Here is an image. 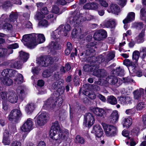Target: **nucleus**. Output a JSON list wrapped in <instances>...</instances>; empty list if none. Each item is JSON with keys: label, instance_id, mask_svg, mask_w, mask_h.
Returning a JSON list of instances; mask_svg holds the SVG:
<instances>
[{"label": "nucleus", "instance_id": "27", "mask_svg": "<svg viewBox=\"0 0 146 146\" xmlns=\"http://www.w3.org/2000/svg\"><path fill=\"white\" fill-rule=\"evenodd\" d=\"M3 142L5 145H9L11 143L9 137V133L7 130H5L3 133Z\"/></svg>", "mask_w": 146, "mask_h": 146}, {"label": "nucleus", "instance_id": "35", "mask_svg": "<svg viewBox=\"0 0 146 146\" xmlns=\"http://www.w3.org/2000/svg\"><path fill=\"white\" fill-rule=\"evenodd\" d=\"M132 34V32L130 30H128L126 32V33H124L123 34V40L122 42L119 43V46L120 47L124 46L125 44V37H127V35H131Z\"/></svg>", "mask_w": 146, "mask_h": 146}, {"label": "nucleus", "instance_id": "24", "mask_svg": "<svg viewBox=\"0 0 146 146\" xmlns=\"http://www.w3.org/2000/svg\"><path fill=\"white\" fill-rule=\"evenodd\" d=\"M109 9L107 11L109 13H112L116 15H118L120 9L119 7L115 4L112 3L110 6Z\"/></svg>", "mask_w": 146, "mask_h": 146}, {"label": "nucleus", "instance_id": "25", "mask_svg": "<svg viewBox=\"0 0 146 146\" xmlns=\"http://www.w3.org/2000/svg\"><path fill=\"white\" fill-rule=\"evenodd\" d=\"M11 62V66L17 69L21 68L23 63L19 58L12 60Z\"/></svg>", "mask_w": 146, "mask_h": 146}, {"label": "nucleus", "instance_id": "7", "mask_svg": "<svg viewBox=\"0 0 146 146\" xmlns=\"http://www.w3.org/2000/svg\"><path fill=\"white\" fill-rule=\"evenodd\" d=\"M102 125L106 136L112 137L117 135L118 130L115 126L104 123H102Z\"/></svg>", "mask_w": 146, "mask_h": 146}, {"label": "nucleus", "instance_id": "49", "mask_svg": "<svg viewBox=\"0 0 146 146\" xmlns=\"http://www.w3.org/2000/svg\"><path fill=\"white\" fill-rule=\"evenodd\" d=\"M47 18L48 19H50L51 23H53L56 21V17L55 15L54 16L53 14H50L48 15L47 17Z\"/></svg>", "mask_w": 146, "mask_h": 146}, {"label": "nucleus", "instance_id": "47", "mask_svg": "<svg viewBox=\"0 0 146 146\" xmlns=\"http://www.w3.org/2000/svg\"><path fill=\"white\" fill-rule=\"evenodd\" d=\"M75 141L76 143L84 144V141L83 138L79 135H77L75 138Z\"/></svg>", "mask_w": 146, "mask_h": 146}, {"label": "nucleus", "instance_id": "23", "mask_svg": "<svg viewBox=\"0 0 146 146\" xmlns=\"http://www.w3.org/2000/svg\"><path fill=\"white\" fill-rule=\"evenodd\" d=\"M18 99L17 95L14 92L11 91L8 93V100L10 102L15 103L17 102Z\"/></svg>", "mask_w": 146, "mask_h": 146}, {"label": "nucleus", "instance_id": "36", "mask_svg": "<svg viewBox=\"0 0 146 146\" xmlns=\"http://www.w3.org/2000/svg\"><path fill=\"white\" fill-rule=\"evenodd\" d=\"M108 102L112 105H115L117 103L116 98L113 96H110L108 97Z\"/></svg>", "mask_w": 146, "mask_h": 146}, {"label": "nucleus", "instance_id": "61", "mask_svg": "<svg viewBox=\"0 0 146 146\" xmlns=\"http://www.w3.org/2000/svg\"><path fill=\"white\" fill-rule=\"evenodd\" d=\"M99 72L100 74V77L103 78L106 75V72L105 70L103 69H99Z\"/></svg>", "mask_w": 146, "mask_h": 146}, {"label": "nucleus", "instance_id": "22", "mask_svg": "<svg viewBox=\"0 0 146 146\" xmlns=\"http://www.w3.org/2000/svg\"><path fill=\"white\" fill-rule=\"evenodd\" d=\"M41 13L37 12L35 16L36 19L40 20L45 17L44 15H46L48 13V11L46 7L42 8L41 10Z\"/></svg>", "mask_w": 146, "mask_h": 146}, {"label": "nucleus", "instance_id": "1", "mask_svg": "<svg viewBox=\"0 0 146 146\" xmlns=\"http://www.w3.org/2000/svg\"><path fill=\"white\" fill-rule=\"evenodd\" d=\"M1 74L0 80L1 84L4 85L9 86L12 84L13 81L9 78H13L15 84H21L23 82V75L18 73L16 70L11 69H4L1 72Z\"/></svg>", "mask_w": 146, "mask_h": 146}, {"label": "nucleus", "instance_id": "45", "mask_svg": "<svg viewBox=\"0 0 146 146\" xmlns=\"http://www.w3.org/2000/svg\"><path fill=\"white\" fill-rule=\"evenodd\" d=\"M145 107V103L143 102H140L136 105V109L138 111L142 110Z\"/></svg>", "mask_w": 146, "mask_h": 146}, {"label": "nucleus", "instance_id": "18", "mask_svg": "<svg viewBox=\"0 0 146 146\" xmlns=\"http://www.w3.org/2000/svg\"><path fill=\"white\" fill-rule=\"evenodd\" d=\"M7 16L5 14L3 15L1 17L0 21H4L5 22V24L3 26V28L4 29H7L9 30H10L12 27V25L9 23H7L8 22V20L7 19Z\"/></svg>", "mask_w": 146, "mask_h": 146}, {"label": "nucleus", "instance_id": "13", "mask_svg": "<svg viewBox=\"0 0 146 146\" xmlns=\"http://www.w3.org/2000/svg\"><path fill=\"white\" fill-rule=\"evenodd\" d=\"M36 35L35 33L25 35L23 36L22 38V41L23 42H26V43H24L25 45H26L27 46L30 48L28 45V43L32 44L34 42V38L35 37Z\"/></svg>", "mask_w": 146, "mask_h": 146}, {"label": "nucleus", "instance_id": "11", "mask_svg": "<svg viewBox=\"0 0 146 146\" xmlns=\"http://www.w3.org/2000/svg\"><path fill=\"white\" fill-rule=\"evenodd\" d=\"M33 122L31 118L27 119L26 122L21 127V130L25 132H29L32 130L33 128Z\"/></svg>", "mask_w": 146, "mask_h": 146}, {"label": "nucleus", "instance_id": "56", "mask_svg": "<svg viewBox=\"0 0 146 146\" xmlns=\"http://www.w3.org/2000/svg\"><path fill=\"white\" fill-rule=\"evenodd\" d=\"M135 111L134 109L132 108L127 110L125 111L126 114L129 115H133L135 113Z\"/></svg>", "mask_w": 146, "mask_h": 146}, {"label": "nucleus", "instance_id": "20", "mask_svg": "<svg viewBox=\"0 0 146 146\" xmlns=\"http://www.w3.org/2000/svg\"><path fill=\"white\" fill-rule=\"evenodd\" d=\"M119 117L117 111L114 110L109 117V121L112 123H116L118 122Z\"/></svg>", "mask_w": 146, "mask_h": 146}, {"label": "nucleus", "instance_id": "53", "mask_svg": "<svg viewBox=\"0 0 146 146\" xmlns=\"http://www.w3.org/2000/svg\"><path fill=\"white\" fill-rule=\"evenodd\" d=\"M100 34L101 35L102 39L107 36V33L106 31L102 29L98 31Z\"/></svg>", "mask_w": 146, "mask_h": 146}, {"label": "nucleus", "instance_id": "10", "mask_svg": "<svg viewBox=\"0 0 146 146\" xmlns=\"http://www.w3.org/2000/svg\"><path fill=\"white\" fill-rule=\"evenodd\" d=\"M95 119L94 116L90 113L86 114L83 122L84 126L87 127H90L94 123Z\"/></svg>", "mask_w": 146, "mask_h": 146}, {"label": "nucleus", "instance_id": "19", "mask_svg": "<svg viewBox=\"0 0 146 146\" xmlns=\"http://www.w3.org/2000/svg\"><path fill=\"white\" fill-rule=\"evenodd\" d=\"M133 100L130 96H122L120 98L119 100V102L123 105L131 104Z\"/></svg>", "mask_w": 146, "mask_h": 146}, {"label": "nucleus", "instance_id": "31", "mask_svg": "<svg viewBox=\"0 0 146 146\" xmlns=\"http://www.w3.org/2000/svg\"><path fill=\"white\" fill-rule=\"evenodd\" d=\"M132 119L129 117L124 118L123 122V127L128 128L132 125Z\"/></svg>", "mask_w": 146, "mask_h": 146}, {"label": "nucleus", "instance_id": "2", "mask_svg": "<svg viewBox=\"0 0 146 146\" xmlns=\"http://www.w3.org/2000/svg\"><path fill=\"white\" fill-rule=\"evenodd\" d=\"M82 14L80 13L75 11L72 16L68 19V22L75 27L72 32L71 36L72 38L81 39L84 37L81 28L78 27L80 23L86 20L83 18Z\"/></svg>", "mask_w": 146, "mask_h": 146}, {"label": "nucleus", "instance_id": "16", "mask_svg": "<svg viewBox=\"0 0 146 146\" xmlns=\"http://www.w3.org/2000/svg\"><path fill=\"white\" fill-rule=\"evenodd\" d=\"M92 132L95 134L96 137L98 138L101 137L103 133L102 129L98 124L94 126Z\"/></svg>", "mask_w": 146, "mask_h": 146}, {"label": "nucleus", "instance_id": "40", "mask_svg": "<svg viewBox=\"0 0 146 146\" xmlns=\"http://www.w3.org/2000/svg\"><path fill=\"white\" fill-rule=\"evenodd\" d=\"M14 118H15L16 120L19 117H20L22 115L21 113L19 110L14 109L13 110Z\"/></svg>", "mask_w": 146, "mask_h": 146}, {"label": "nucleus", "instance_id": "26", "mask_svg": "<svg viewBox=\"0 0 146 146\" xmlns=\"http://www.w3.org/2000/svg\"><path fill=\"white\" fill-rule=\"evenodd\" d=\"M144 93V90L143 88H140L139 90H137L133 92L134 98L135 99L139 100L141 96Z\"/></svg>", "mask_w": 146, "mask_h": 146}, {"label": "nucleus", "instance_id": "33", "mask_svg": "<svg viewBox=\"0 0 146 146\" xmlns=\"http://www.w3.org/2000/svg\"><path fill=\"white\" fill-rule=\"evenodd\" d=\"M63 26V29H62L63 34L65 36H67L68 32L71 30V27L70 25L68 24H66L65 25H62Z\"/></svg>", "mask_w": 146, "mask_h": 146}, {"label": "nucleus", "instance_id": "6", "mask_svg": "<svg viewBox=\"0 0 146 146\" xmlns=\"http://www.w3.org/2000/svg\"><path fill=\"white\" fill-rule=\"evenodd\" d=\"M58 59L57 57H52L44 56H41L37 58L36 61L37 64L42 66H47L54 62L58 61Z\"/></svg>", "mask_w": 146, "mask_h": 146}, {"label": "nucleus", "instance_id": "41", "mask_svg": "<svg viewBox=\"0 0 146 146\" xmlns=\"http://www.w3.org/2000/svg\"><path fill=\"white\" fill-rule=\"evenodd\" d=\"M140 57L144 60L146 58V48H143L140 51Z\"/></svg>", "mask_w": 146, "mask_h": 146}, {"label": "nucleus", "instance_id": "5", "mask_svg": "<svg viewBox=\"0 0 146 146\" xmlns=\"http://www.w3.org/2000/svg\"><path fill=\"white\" fill-rule=\"evenodd\" d=\"M58 98L56 97L55 96H51V97L46 101L44 102V105L42 107L43 109L52 110H53L56 108H57L60 106H59V101H58Z\"/></svg>", "mask_w": 146, "mask_h": 146}, {"label": "nucleus", "instance_id": "9", "mask_svg": "<svg viewBox=\"0 0 146 146\" xmlns=\"http://www.w3.org/2000/svg\"><path fill=\"white\" fill-rule=\"evenodd\" d=\"M34 38V43L32 44L28 43L27 44L30 48H34L38 43H41L44 42L45 40V37L42 34H36Z\"/></svg>", "mask_w": 146, "mask_h": 146}, {"label": "nucleus", "instance_id": "8", "mask_svg": "<svg viewBox=\"0 0 146 146\" xmlns=\"http://www.w3.org/2000/svg\"><path fill=\"white\" fill-rule=\"evenodd\" d=\"M48 115L45 111L39 112L34 118L36 125L39 126L44 125L47 122Z\"/></svg>", "mask_w": 146, "mask_h": 146}, {"label": "nucleus", "instance_id": "30", "mask_svg": "<svg viewBox=\"0 0 146 146\" xmlns=\"http://www.w3.org/2000/svg\"><path fill=\"white\" fill-rule=\"evenodd\" d=\"M135 18V13L133 12L129 13L127 17L123 21V23H127L134 20Z\"/></svg>", "mask_w": 146, "mask_h": 146}, {"label": "nucleus", "instance_id": "17", "mask_svg": "<svg viewBox=\"0 0 146 146\" xmlns=\"http://www.w3.org/2000/svg\"><path fill=\"white\" fill-rule=\"evenodd\" d=\"M116 23L114 19H111L104 21L101 25L104 27L112 28L115 27Z\"/></svg>", "mask_w": 146, "mask_h": 146}, {"label": "nucleus", "instance_id": "48", "mask_svg": "<svg viewBox=\"0 0 146 146\" xmlns=\"http://www.w3.org/2000/svg\"><path fill=\"white\" fill-rule=\"evenodd\" d=\"M134 68L133 71L137 76L140 77L142 76V72L141 70L137 68Z\"/></svg>", "mask_w": 146, "mask_h": 146}, {"label": "nucleus", "instance_id": "60", "mask_svg": "<svg viewBox=\"0 0 146 146\" xmlns=\"http://www.w3.org/2000/svg\"><path fill=\"white\" fill-rule=\"evenodd\" d=\"M140 12L141 18L142 20H144L145 18V16L146 15V12L144 9H142L141 10Z\"/></svg>", "mask_w": 146, "mask_h": 146}, {"label": "nucleus", "instance_id": "28", "mask_svg": "<svg viewBox=\"0 0 146 146\" xmlns=\"http://www.w3.org/2000/svg\"><path fill=\"white\" fill-rule=\"evenodd\" d=\"M35 108V106L34 103H29L25 106V111L28 114H30L33 112Z\"/></svg>", "mask_w": 146, "mask_h": 146}, {"label": "nucleus", "instance_id": "39", "mask_svg": "<svg viewBox=\"0 0 146 146\" xmlns=\"http://www.w3.org/2000/svg\"><path fill=\"white\" fill-rule=\"evenodd\" d=\"M17 18V15L16 13L12 12L9 16V18L8 19V21L14 22L16 20Z\"/></svg>", "mask_w": 146, "mask_h": 146}, {"label": "nucleus", "instance_id": "38", "mask_svg": "<svg viewBox=\"0 0 146 146\" xmlns=\"http://www.w3.org/2000/svg\"><path fill=\"white\" fill-rule=\"evenodd\" d=\"M140 55V53L137 50L134 51L132 54V58L133 60H135V63L137 62Z\"/></svg>", "mask_w": 146, "mask_h": 146}, {"label": "nucleus", "instance_id": "37", "mask_svg": "<svg viewBox=\"0 0 146 146\" xmlns=\"http://www.w3.org/2000/svg\"><path fill=\"white\" fill-rule=\"evenodd\" d=\"M65 72L64 67H61L60 69L59 73V72H57V73H55L54 75L55 78H56V79L59 78L61 75L64 74Z\"/></svg>", "mask_w": 146, "mask_h": 146}, {"label": "nucleus", "instance_id": "14", "mask_svg": "<svg viewBox=\"0 0 146 146\" xmlns=\"http://www.w3.org/2000/svg\"><path fill=\"white\" fill-rule=\"evenodd\" d=\"M106 80L108 83L115 85L116 87L119 86L122 83V81L120 78L118 79L116 77L110 76L106 78Z\"/></svg>", "mask_w": 146, "mask_h": 146}, {"label": "nucleus", "instance_id": "3", "mask_svg": "<svg viewBox=\"0 0 146 146\" xmlns=\"http://www.w3.org/2000/svg\"><path fill=\"white\" fill-rule=\"evenodd\" d=\"M49 135L51 138L53 140L58 141L59 144L62 141L66 140L68 137L69 133L67 130L63 132L61 129L58 122L56 121L52 127Z\"/></svg>", "mask_w": 146, "mask_h": 146}, {"label": "nucleus", "instance_id": "15", "mask_svg": "<svg viewBox=\"0 0 146 146\" xmlns=\"http://www.w3.org/2000/svg\"><path fill=\"white\" fill-rule=\"evenodd\" d=\"M63 27L62 25H61L56 30L52 32L51 34L52 39H58L60 37L61 35L63 34L62 29H63Z\"/></svg>", "mask_w": 146, "mask_h": 146}, {"label": "nucleus", "instance_id": "46", "mask_svg": "<svg viewBox=\"0 0 146 146\" xmlns=\"http://www.w3.org/2000/svg\"><path fill=\"white\" fill-rule=\"evenodd\" d=\"M100 34L98 31H96L94 34V39L96 40H102V36Z\"/></svg>", "mask_w": 146, "mask_h": 146}, {"label": "nucleus", "instance_id": "12", "mask_svg": "<svg viewBox=\"0 0 146 146\" xmlns=\"http://www.w3.org/2000/svg\"><path fill=\"white\" fill-rule=\"evenodd\" d=\"M90 109L96 116L99 117L104 118L106 115V111L102 108L91 107L90 108Z\"/></svg>", "mask_w": 146, "mask_h": 146}, {"label": "nucleus", "instance_id": "21", "mask_svg": "<svg viewBox=\"0 0 146 146\" xmlns=\"http://www.w3.org/2000/svg\"><path fill=\"white\" fill-rule=\"evenodd\" d=\"M95 45V44L93 42H90L88 44L87 47L89 49L86 50V54L87 55L90 57L94 55L95 51L93 47Z\"/></svg>", "mask_w": 146, "mask_h": 146}, {"label": "nucleus", "instance_id": "34", "mask_svg": "<svg viewBox=\"0 0 146 146\" xmlns=\"http://www.w3.org/2000/svg\"><path fill=\"white\" fill-rule=\"evenodd\" d=\"M10 51V52L8 53V54L13 53V50H12L9 49L7 50L6 49L0 48V58L1 57H4L7 54L8 51L9 52Z\"/></svg>", "mask_w": 146, "mask_h": 146}, {"label": "nucleus", "instance_id": "64", "mask_svg": "<svg viewBox=\"0 0 146 146\" xmlns=\"http://www.w3.org/2000/svg\"><path fill=\"white\" fill-rule=\"evenodd\" d=\"M126 143L127 145H130V146H134L136 144L135 142L133 139H130L129 143L128 141H127Z\"/></svg>", "mask_w": 146, "mask_h": 146}, {"label": "nucleus", "instance_id": "63", "mask_svg": "<svg viewBox=\"0 0 146 146\" xmlns=\"http://www.w3.org/2000/svg\"><path fill=\"white\" fill-rule=\"evenodd\" d=\"M21 143L19 141H13L10 146H21Z\"/></svg>", "mask_w": 146, "mask_h": 146}, {"label": "nucleus", "instance_id": "32", "mask_svg": "<svg viewBox=\"0 0 146 146\" xmlns=\"http://www.w3.org/2000/svg\"><path fill=\"white\" fill-rule=\"evenodd\" d=\"M49 48L51 51H53L59 49V46L56 42L52 41L49 44Z\"/></svg>", "mask_w": 146, "mask_h": 146}, {"label": "nucleus", "instance_id": "29", "mask_svg": "<svg viewBox=\"0 0 146 146\" xmlns=\"http://www.w3.org/2000/svg\"><path fill=\"white\" fill-rule=\"evenodd\" d=\"M19 58L23 63L27 61L29 57V54L23 51L19 52Z\"/></svg>", "mask_w": 146, "mask_h": 146}, {"label": "nucleus", "instance_id": "43", "mask_svg": "<svg viewBox=\"0 0 146 146\" xmlns=\"http://www.w3.org/2000/svg\"><path fill=\"white\" fill-rule=\"evenodd\" d=\"M123 64L127 67L133 66L132 68H134L133 63L128 59H125L123 61Z\"/></svg>", "mask_w": 146, "mask_h": 146}, {"label": "nucleus", "instance_id": "59", "mask_svg": "<svg viewBox=\"0 0 146 146\" xmlns=\"http://www.w3.org/2000/svg\"><path fill=\"white\" fill-rule=\"evenodd\" d=\"M59 8L56 5H54L52 7V11L53 13L56 14L59 13Z\"/></svg>", "mask_w": 146, "mask_h": 146}, {"label": "nucleus", "instance_id": "55", "mask_svg": "<svg viewBox=\"0 0 146 146\" xmlns=\"http://www.w3.org/2000/svg\"><path fill=\"white\" fill-rule=\"evenodd\" d=\"M99 5L95 2L91 3V9L96 10L99 7Z\"/></svg>", "mask_w": 146, "mask_h": 146}, {"label": "nucleus", "instance_id": "54", "mask_svg": "<svg viewBox=\"0 0 146 146\" xmlns=\"http://www.w3.org/2000/svg\"><path fill=\"white\" fill-rule=\"evenodd\" d=\"M13 113V112L12 110L11 111L10 114L8 116L7 118L10 121H15L16 119L15 118H14V115Z\"/></svg>", "mask_w": 146, "mask_h": 146}, {"label": "nucleus", "instance_id": "50", "mask_svg": "<svg viewBox=\"0 0 146 146\" xmlns=\"http://www.w3.org/2000/svg\"><path fill=\"white\" fill-rule=\"evenodd\" d=\"M115 52L112 51L109 52L108 54L107 61H109L112 60L115 57Z\"/></svg>", "mask_w": 146, "mask_h": 146}, {"label": "nucleus", "instance_id": "44", "mask_svg": "<svg viewBox=\"0 0 146 146\" xmlns=\"http://www.w3.org/2000/svg\"><path fill=\"white\" fill-rule=\"evenodd\" d=\"M49 25L47 21L43 19L40 21L38 24L39 26L42 27H47Z\"/></svg>", "mask_w": 146, "mask_h": 146}, {"label": "nucleus", "instance_id": "4", "mask_svg": "<svg viewBox=\"0 0 146 146\" xmlns=\"http://www.w3.org/2000/svg\"><path fill=\"white\" fill-rule=\"evenodd\" d=\"M54 78H55L54 77ZM54 79L56 80V78H54ZM56 80H57L56 81L52 84V88L53 89H57V90L56 92H54L52 96L53 97V96L58 98V101H59V102H58L59 106H60L62 105L63 102L61 95L64 92V88L62 87V85L64 81L63 79L59 78Z\"/></svg>", "mask_w": 146, "mask_h": 146}, {"label": "nucleus", "instance_id": "58", "mask_svg": "<svg viewBox=\"0 0 146 146\" xmlns=\"http://www.w3.org/2000/svg\"><path fill=\"white\" fill-rule=\"evenodd\" d=\"M11 5V4L10 1H8L5 2L2 5V7L4 9H6Z\"/></svg>", "mask_w": 146, "mask_h": 146}, {"label": "nucleus", "instance_id": "51", "mask_svg": "<svg viewBox=\"0 0 146 146\" xmlns=\"http://www.w3.org/2000/svg\"><path fill=\"white\" fill-rule=\"evenodd\" d=\"M99 3L102 6L105 7H107L108 6V3L106 0H97Z\"/></svg>", "mask_w": 146, "mask_h": 146}, {"label": "nucleus", "instance_id": "57", "mask_svg": "<svg viewBox=\"0 0 146 146\" xmlns=\"http://www.w3.org/2000/svg\"><path fill=\"white\" fill-rule=\"evenodd\" d=\"M1 95L2 99L3 101H6L8 99V97L7 96V92H2L1 93Z\"/></svg>", "mask_w": 146, "mask_h": 146}, {"label": "nucleus", "instance_id": "42", "mask_svg": "<svg viewBox=\"0 0 146 146\" xmlns=\"http://www.w3.org/2000/svg\"><path fill=\"white\" fill-rule=\"evenodd\" d=\"M53 71L50 70H44L42 73V76L44 78H47L50 76L52 74Z\"/></svg>", "mask_w": 146, "mask_h": 146}, {"label": "nucleus", "instance_id": "52", "mask_svg": "<svg viewBox=\"0 0 146 146\" xmlns=\"http://www.w3.org/2000/svg\"><path fill=\"white\" fill-rule=\"evenodd\" d=\"M17 92L20 97L21 98L23 97L24 93V90L22 89L21 87H19L17 90Z\"/></svg>", "mask_w": 146, "mask_h": 146}, {"label": "nucleus", "instance_id": "62", "mask_svg": "<svg viewBox=\"0 0 146 146\" xmlns=\"http://www.w3.org/2000/svg\"><path fill=\"white\" fill-rule=\"evenodd\" d=\"M135 40L137 43H140L143 42L144 41V38L138 36L135 38Z\"/></svg>", "mask_w": 146, "mask_h": 146}]
</instances>
